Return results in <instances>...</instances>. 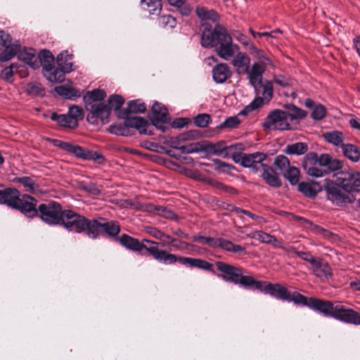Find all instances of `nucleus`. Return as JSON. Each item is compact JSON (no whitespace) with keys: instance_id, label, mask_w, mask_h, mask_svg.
Returning a JSON list of instances; mask_svg holds the SVG:
<instances>
[{"instance_id":"3c124183","label":"nucleus","mask_w":360,"mask_h":360,"mask_svg":"<svg viewBox=\"0 0 360 360\" xmlns=\"http://www.w3.org/2000/svg\"><path fill=\"white\" fill-rule=\"evenodd\" d=\"M99 228H101L107 233L112 236H116L120 231L119 226L113 222H108L104 224L98 223V229Z\"/></svg>"},{"instance_id":"680f3d73","label":"nucleus","mask_w":360,"mask_h":360,"mask_svg":"<svg viewBox=\"0 0 360 360\" xmlns=\"http://www.w3.org/2000/svg\"><path fill=\"white\" fill-rule=\"evenodd\" d=\"M124 102V98L119 95H113L108 98V104L110 108L115 110L120 109L123 105Z\"/></svg>"},{"instance_id":"79ce46f5","label":"nucleus","mask_w":360,"mask_h":360,"mask_svg":"<svg viewBox=\"0 0 360 360\" xmlns=\"http://www.w3.org/2000/svg\"><path fill=\"white\" fill-rule=\"evenodd\" d=\"M68 115L70 117L71 121L70 124L78 126V121L83 118L82 110L77 105H71L68 108Z\"/></svg>"},{"instance_id":"423d86ee","label":"nucleus","mask_w":360,"mask_h":360,"mask_svg":"<svg viewBox=\"0 0 360 360\" xmlns=\"http://www.w3.org/2000/svg\"><path fill=\"white\" fill-rule=\"evenodd\" d=\"M263 127L269 130H288L290 129L288 115L285 111L274 110L266 117Z\"/></svg>"},{"instance_id":"ddd939ff","label":"nucleus","mask_w":360,"mask_h":360,"mask_svg":"<svg viewBox=\"0 0 360 360\" xmlns=\"http://www.w3.org/2000/svg\"><path fill=\"white\" fill-rule=\"evenodd\" d=\"M216 265L220 271L225 274L221 276L224 281L238 284V279L243 271L240 269L221 262H217Z\"/></svg>"},{"instance_id":"f257e3e1","label":"nucleus","mask_w":360,"mask_h":360,"mask_svg":"<svg viewBox=\"0 0 360 360\" xmlns=\"http://www.w3.org/2000/svg\"><path fill=\"white\" fill-rule=\"evenodd\" d=\"M229 44L222 47L219 51V57L225 60L231 59V64L238 75H247L250 84L257 86L261 82L262 75L265 72L268 66L275 68V65L269 57L263 52L262 59L256 55H252L255 59L250 66L251 59L250 56L241 51L238 44L233 42L232 37H227Z\"/></svg>"},{"instance_id":"bf43d9fd","label":"nucleus","mask_w":360,"mask_h":360,"mask_svg":"<svg viewBox=\"0 0 360 360\" xmlns=\"http://www.w3.org/2000/svg\"><path fill=\"white\" fill-rule=\"evenodd\" d=\"M288 253H295L297 257H300L302 259L309 262L311 265L315 262L317 258L314 257L310 253L305 252H300L296 251L293 248H290L287 250Z\"/></svg>"},{"instance_id":"20e7f679","label":"nucleus","mask_w":360,"mask_h":360,"mask_svg":"<svg viewBox=\"0 0 360 360\" xmlns=\"http://www.w3.org/2000/svg\"><path fill=\"white\" fill-rule=\"evenodd\" d=\"M324 189L327 193L328 200L337 205L352 203L354 201V195L344 186L338 185L331 181L326 180Z\"/></svg>"},{"instance_id":"774afa93","label":"nucleus","mask_w":360,"mask_h":360,"mask_svg":"<svg viewBox=\"0 0 360 360\" xmlns=\"http://www.w3.org/2000/svg\"><path fill=\"white\" fill-rule=\"evenodd\" d=\"M255 279L250 276H243V273L238 279V284L248 287L253 285Z\"/></svg>"},{"instance_id":"f3484780","label":"nucleus","mask_w":360,"mask_h":360,"mask_svg":"<svg viewBox=\"0 0 360 360\" xmlns=\"http://www.w3.org/2000/svg\"><path fill=\"white\" fill-rule=\"evenodd\" d=\"M126 124L129 127V129H136L140 134H150V132L148 131L149 123L144 118L140 117H127L126 118Z\"/></svg>"},{"instance_id":"7ed1b4c3","label":"nucleus","mask_w":360,"mask_h":360,"mask_svg":"<svg viewBox=\"0 0 360 360\" xmlns=\"http://www.w3.org/2000/svg\"><path fill=\"white\" fill-rule=\"evenodd\" d=\"M227 37H231L224 27L216 23L213 30L211 26H205L201 34V45L205 48H215V51L219 56V51L229 44Z\"/></svg>"},{"instance_id":"bb28decb","label":"nucleus","mask_w":360,"mask_h":360,"mask_svg":"<svg viewBox=\"0 0 360 360\" xmlns=\"http://www.w3.org/2000/svg\"><path fill=\"white\" fill-rule=\"evenodd\" d=\"M54 91L60 96L68 100H74L81 96L79 90L65 85L56 86Z\"/></svg>"},{"instance_id":"e2e57ef3","label":"nucleus","mask_w":360,"mask_h":360,"mask_svg":"<svg viewBox=\"0 0 360 360\" xmlns=\"http://www.w3.org/2000/svg\"><path fill=\"white\" fill-rule=\"evenodd\" d=\"M193 241L200 243L203 245H207L210 247L216 248L217 239L210 237H204L201 236H195L193 237Z\"/></svg>"},{"instance_id":"ea45409f","label":"nucleus","mask_w":360,"mask_h":360,"mask_svg":"<svg viewBox=\"0 0 360 360\" xmlns=\"http://www.w3.org/2000/svg\"><path fill=\"white\" fill-rule=\"evenodd\" d=\"M118 205L123 208H130L135 210L150 211L151 206L142 205L139 202H132L129 200H121Z\"/></svg>"},{"instance_id":"4c0bfd02","label":"nucleus","mask_w":360,"mask_h":360,"mask_svg":"<svg viewBox=\"0 0 360 360\" xmlns=\"http://www.w3.org/2000/svg\"><path fill=\"white\" fill-rule=\"evenodd\" d=\"M39 67L41 65L43 71L53 65L54 58L52 53L48 50H42L38 54Z\"/></svg>"},{"instance_id":"864d4df0","label":"nucleus","mask_w":360,"mask_h":360,"mask_svg":"<svg viewBox=\"0 0 360 360\" xmlns=\"http://www.w3.org/2000/svg\"><path fill=\"white\" fill-rule=\"evenodd\" d=\"M16 181L22 184L27 192L34 193L37 190V185L29 177L18 178Z\"/></svg>"},{"instance_id":"58836bf2","label":"nucleus","mask_w":360,"mask_h":360,"mask_svg":"<svg viewBox=\"0 0 360 360\" xmlns=\"http://www.w3.org/2000/svg\"><path fill=\"white\" fill-rule=\"evenodd\" d=\"M216 247H219L226 251L233 252H240L245 250L244 248L222 238L217 239Z\"/></svg>"},{"instance_id":"f03ea898","label":"nucleus","mask_w":360,"mask_h":360,"mask_svg":"<svg viewBox=\"0 0 360 360\" xmlns=\"http://www.w3.org/2000/svg\"><path fill=\"white\" fill-rule=\"evenodd\" d=\"M63 224L66 229L81 233L86 231L89 238H96L98 236V222L89 221L83 216L79 215L71 210L64 211Z\"/></svg>"},{"instance_id":"c85d7f7f","label":"nucleus","mask_w":360,"mask_h":360,"mask_svg":"<svg viewBox=\"0 0 360 360\" xmlns=\"http://www.w3.org/2000/svg\"><path fill=\"white\" fill-rule=\"evenodd\" d=\"M120 243L126 248L133 251H141L148 247L145 246L143 243H140L137 239L131 238L127 235H122L120 238Z\"/></svg>"},{"instance_id":"cd10ccee","label":"nucleus","mask_w":360,"mask_h":360,"mask_svg":"<svg viewBox=\"0 0 360 360\" xmlns=\"http://www.w3.org/2000/svg\"><path fill=\"white\" fill-rule=\"evenodd\" d=\"M20 46V43L18 41H15L9 45L2 46L4 50L0 53V61L7 62L15 56H17Z\"/></svg>"},{"instance_id":"a211bd4d","label":"nucleus","mask_w":360,"mask_h":360,"mask_svg":"<svg viewBox=\"0 0 360 360\" xmlns=\"http://www.w3.org/2000/svg\"><path fill=\"white\" fill-rule=\"evenodd\" d=\"M319 166L327 167L328 172H335L342 168L343 162L324 153L319 156Z\"/></svg>"},{"instance_id":"c03bdc74","label":"nucleus","mask_w":360,"mask_h":360,"mask_svg":"<svg viewBox=\"0 0 360 360\" xmlns=\"http://www.w3.org/2000/svg\"><path fill=\"white\" fill-rule=\"evenodd\" d=\"M110 132L118 136H127L129 134V129L126 124V118L123 123H115L110 125Z\"/></svg>"},{"instance_id":"0eeeda50","label":"nucleus","mask_w":360,"mask_h":360,"mask_svg":"<svg viewBox=\"0 0 360 360\" xmlns=\"http://www.w3.org/2000/svg\"><path fill=\"white\" fill-rule=\"evenodd\" d=\"M147 251L154 257V259L163 262L165 264H171L176 262H179L181 264L193 267L194 258L177 257L175 255L167 253L164 250H159L156 246L148 248Z\"/></svg>"},{"instance_id":"7c9ffc66","label":"nucleus","mask_w":360,"mask_h":360,"mask_svg":"<svg viewBox=\"0 0 360 360\" xmlns=\"http://www.w3.org/2000/svg\"><path fill=\"white\" fill-rule=\"evenodd\" d=\"M256 91H259L261 89V94L262 98L266 101H269L273 96V85L272 82L268 80L263 81V75H262L261 82L257 86H252Z\"/></svg>"},{"instance_id":"de8ad7c7","label":"nucleus","mask_w":360,"mask_h":360,"mask_svg":"<svg viewBox=\"0 0 360 360\" xmlns=\"http://www.w3.org/2000/svg\"><path fill=\"white\" fill-rule=\"evenodd\" d=\"M52 120L57 122L58 124L63 127H68V128H76L75 125H72L70 124L71 121L70 117L67 114L63 115H58L56 113H53L51 116Z\"/></svg>"},{"instance_id":"338daca9","label":"nucleus","mask_w":360,"mask_h":360,"mask_svg":"<svg viewBox=\"0 0 360 360\" xmlns=\"http://www.w3.org/2000/svg\"><path fill=\"white\" fill-rule=\"evenodd\" d=\"M199 136V133L197 131L193 130L183 133L178 136L181 143L196 139Z\"/></svg>"},{"instance_id":"9b49d317","label":"nucleus","mask_w":360,"mask_h":360,"mask_svg":"<svg viewBox=\"0 0 360 360\" xmlns=\"http://www.w3.org/2000/svg\"><path fill=\"white\" fill-rule=\"evenodd\" d=\"M17 58L20 61L26 64L33 70L39 68V60L37 57V51L32 48L21 47V46H20Z\"/></svg>"},{"instance_id":"1a4fd4ad","label":"nucleus","mask_w":360,"mask_h":360,"mask_svg":"<svg viewBox=\"0 0 360 360\" xmlns=\"http://www.w3.org/2000/svg\"><path fill=\"white\" fill-rule=\"evenodd\" d=\"M319 165V156L316 153H310L307 154L302 162V166L307 174L314 178H320L325 176L328 172L317 167Z\"/></svg>"},{"instance_id":"69168bd1","label":"nucleus","mask_w":360,"mask_h":360,"mask_svg":"<svg viewBox=\"0 0 360 360\" xmlns=\"http://www.w3.org/2000/svg\"><path fill=\"white\" fill-rule=\"evenodd\" d=\"M201 150L200 144L198 143H193L188 145H182L181 147L180 152L181 153H193L199 152Z\"/></svg>"},{"instance_id":"09e8293b","label":"nucleus","mask_w":360,"mask_h":360,"mask_svg":"<svg viewBox=\"0 0 360 360\" xmlns=\"http://www.w3.org/2000/svg\"><path fill=\"white\" fill-rule=\"evenodd\" d=\"M144 103L140 100L131 101L128 103L127 110L129 113H141L146 110Z\"/></svg>"},{"instance_id":"4d7b16f0","label":"nucleus","mask_w":360,"mask_h":360,"mask_svg":"<svg viewBox=\"0 0 360 360\" xmlns=\"http://www.w3.org/2000/svg\"><path fill=\"white\" fill-rule=\"evenodd\" d=\"M159 25L164 28H173L176 26V19L170 15H162L159 19Z\"/></svg>"},{"instance_id":"13d9d810","label":"nucleus","mask_w":360,"mask_h":360,"mask_svg":"<svg viewBox=\"0 0 360 360\" xmlns=\"http://www.w3.org/2000/svg\"><path fill=\"white\" fill-rule=\"evenodd\" d=\"M146 231L153 236V238L160 240L163 242H166L165 238H169V236L165 234L161 231L157 229L156 228L147 226L145 228Z\"/></svg>"},{"instance_id":"aec40b11","label":"nucleus","mask_w":360,"mask_h":360,"mask_svg":"<svg viewBox=\"0 0 360 360\" xmlns=\"http://www.w3.org/2000/svg\"><path fill=\"white\" fill-rule=\"evenodd\" d=\"M231 75L229 66L225 63L217 65L212 70L213 79L219 84L224 83Z\"/></svg>"},{"instance_id":"b1692460","label":"nucleus","mask_w":360,"mask_h":360,"mask_svg":"<svg viewBox=\"0 0 360 360\" xmlns=\"http://www.w3.org/2000/svg\"><path fill=\"white\" fill-rule=\"evenodd\" d=\"M66 72L63 69L56 68L53 65L45 69L43 71L45 78L51 83H60L65 79Z\"/></svg>"},{"instance_id":"5fc2aeb1","label":"nucleus","mask_w":360,"mask_h":360,"mask_svg":"<svg viewBox=\"0 0 360 360\" xmlns=\"http://www.w3.org/2000/svg\"><path fill=\"white\" fill-rule=\"evenodd\" d=\"M273 81L276 84H278L283 88L292 86L294 84V80L282 75H274Z\"/></svg>"},{"instance_id":"72a5a7b5","label":"nucleus","mask_w":360,"mask_h":360,"mask_svg":"<svg viewBox=\"0 0 360 360\" xmlns=\"http://www.w3.org/2000/svg\"><path fill=\"white\" fill-rule=\"evenodd\" d=\"M158 106L156 105L154 107V119H151L153 124L158 129L161 130L162 131L165 132L168 129V127L165 125L166 123L169 122V118L165 117V110H163L160 115H158L156 112V108H158Z\"/></svg>"},{"instance_id":"2eb2a0df","label":"nucleus","mask_w":360,"mask_h":360,"mask_svg":"<svg viewBox=\"0 0 360 360\" xmlns=\"http://www.w3.org/2000/svg\"><path fill=\"white\" fill-rule=\"evenodd\" d=\"M16 209L28 217H33L37 214L36 200L30 195H23Z\"/></svg>"},{"instance_id":"0e129e2a","label":"nucleus","mask_w":360,"mask_h":360,"mask_svg":"<svg viewBox=\"0 0 360 360\" xmlns=\"http://www.w3.org/2000/svg\"><path fill=\"white\" fill-rule=\"evenodd\" d=\"M326 110L323 105H317L311 112V117L316 120H320L326 116Z\"/></svg>"},{"instance_id":"a19ab883","label":"nucleus","mask_w":360,"mask_h":360,"mask_svg":"<svg viewBox=\"0 0 360 360\" xmlns=\"http://www.w3.org/2000/svg\"><path fill=\"white\" fill-rule=\"evenodd\" d=\"M307 148L305 143L299 142L287 146L284 151L286 154L300 155L305 153Z\"/></svg>"},{"instance_id":"f8f14e48","label":"nucleus","mask_w":360,"mask_h":360,"mask_svg":"<svg viewBox=\"0 0 360 360\" xmlns=\"http://www.w3.org/2000/svg\"><path fill=\"white\" fill-rule=\"evenodd\" d=\"M359 313L339 304L335 306V311L333 314V317L335 319L354 325H359Z\"/></svg>"},{"instance_id":"473e14b6","label":"nucleus","mask_w":360,"mask_h":360,"mask_svg":"<svg viewBox=\"0 0 360 360\" xmlns=\"http://www.w3.org/2000/svg\"><path fill=\"white\" fill-rule=\"evenodd\" d=\"M324 139L336 147L342 148L344 145L345 136L338 131L326 132L323 134Z\"/></svg>"},{"instance_id":"49530a36","label":"nucleus","mask_w":360,"mask_h":360,"mask_svg":"<svg viewBox=\"0 0 360 360\" xmlns=\"http://www.w3.org/2000/svg\"><path fill=\"white\" fill-rule=\"evenodd\" d=\"M283 176L292 185H296L300 180V171L295 167H290L283 173Z\"/></svg>"},{"instance_id":"6e6d98bb","label":"nucleus","mask_w":360,"mask_h":360,"mask_svg":"<svg viewBox=\"0 0 360 360\" xmlns=\"http://www.w3.org/2000/svg\"><path fill=\"white\" fill-rule=\"evenodd\" d=\"M18 65L16 63H12L10 66L5 68L1 72V77L4 80L11 82L13 81V76L14 74L13 69L17 70Z\"/></svg>"},{"instance_id":"e433bc0d","label":"nucleus","mask_w":360,"mask_h":360,"mask_svg":"<svg viewBox=\"0 0 360 360\" xmlns=\"http://www.w3.org/2000/svg\"><path fill=\"white\" fill-rule=\"evenodd\" d=\"M25 91L31 96L43 97L45 95V89L39 82H30L25 86Z\"/></svg>"},{"instance_id":"f704fd0d","label":"nucleus","mask_w":360,"mask_h":360,"mask_svg":"<svg viewBox=\"0 0 360 360\" xmlns=\"http://www.w3.org/2000/svg\"><path fill=\"white\" fill-rule=\"evenodd\" d=\"M19 195V192L16 189H6L4 204H7L10 207L16 208V207L18 206V204L20 203L21 198H20Z\"/></svg>"},{"instance_id":"5701e85b","label":"nucleus","mask_w":360,"mask_h":360,"mask_svg":"<svg viewBox=\"0 0 360 360\" xmlns=\"http://www.w3.org/2000/svg\"><path fill=\"white\" fill-rule=\"evenodd\" d=\"M262 169L261 176L269 186L276 188L281 186V181L276 172L271 167L265 165Z\"/></svg>"},{"instance_id":"c9c22d12","label":"nucleus","mask_w":360,"mask_h":360,"mask_svg":"<svg viewBox=\"0 0 360 360\" xmlns=\"http://www.w3.org/2000/svg\"><path fill=\"white\" fill-rule=\"evenodd\" d=\"M196 14L202 20H211L218 23L219 15L214 10H206L203 7L196 8Z\"/></svg>"},{"instance_id":"dca6fc26","label":"nucleus","mask_w":360,"mask_h":360,"mask_svg":"<svg viewBox=\"0 0 360 360\" xmlns=\"http://www.w3.org/2000/svg\"><path fill=\"white\" fill-rule=\"evenodd\" d=\"M309 307L319 311L325 316H333L335 306L330 302H323L321 300L310 298L309 300Z\"/></svg>"},{"instance_id":"a18cd8bd","label":"nucleus","mask_w":360,"mask_h":360,"mask_svg":"<svg viewBox=\"0 0 360 360\" xmlns=\"http://www.w3.org/2000/svg\"><path fill=\"white\" fill-rule=\"evenodd\" d=\"M286 109L287 110L285 112L288 115V120L302 118L306 115L304 110L293 105H288Z\"/></svg>"},{"instance_id":"6e6552de","label":"nucleus","mask_w":360,"mask_h":360,"mask_svg":"<svg viewBox=\"0 0 360 360\" xmlns=\"http://www.w3.org/2000/svg\"><path fill=\"white\" fill-rule=\"evenodd\" d=\"M89 110L86 120L89 123L96 124L99 120L103 124L108 122L110 109L103 103L91 104Z\"/></svg>"},{"instance_id":"052dcab7","label":"nucleus","mask_w":360,"mask_h":360,"mask_svg":"<svg viewBox=\"0 0 360 360\" xmlns=\"http://www.w3.org/2000/svg\"><path fill=\"white\" fill-rule=\"evenodd\" d=\"M210 122V117L207 114H199L194 119L195 124L201 128L207 127Z\"/></svg>"},{"instance_id":"a878e982","label":"nucleus","mask_w":360,"mask_h":360,"mask_svg":"<svg viewBox=\"0 0 360 360\" xmlns=\"http://www.w3.org/2000/svg\"><path fill=\"white\" fill-rule=\"evenodd\" d=\"M250 237L255 238L262 243L272 245L275 248H283L281 243L274 236L262 231H255Z\"/></svg>"},{"instance_id":"8fccbe9b","label":"nucleus","mask_w":360,"mask_h":360,"mask_svg":"<svg viewBox=\"0 0 360 360\" xmlns=\"http://www.w3.org/2000/svg\"><path fill=\"white\" fill-rule=\"evenodd\" d=\"M274 166L284 173L290 166L289 160L284 155H277L274 158Z\"/></svg>"},{"instance_id":"37998d69","label":"nucleus","mask_w":360,"mask_h":360,"mask_svg":"<svg viewBox=\"0 0 360 360\" xmlns=\"http://www.w3.org/2000/svg\"><path fill=\"white\" fill-rule=\"evenodd\" d=\"M141 4L146 6L144 8L147 9L150 14L158 13L162 8L161 0H141Z\"/></svg>"},{"instance_id":"9d476101","label":"nucleus","mask_w":360,"mask_h":360,"mask_svg":"<svg viewBox=\"0 0 360 360\" xmlns=\"http://www.w3.org/2000/svg\"><path fill=\"white\" fill-rule=\"evenodd\" d=\"M266 158L265 153L260 152L244 154L240 158V164L244 167L250 168L253 172H257L265 165L263 162Z\"/></svg>"},{"instance_id":"412c9836","label":"nucleus","mask_w":360,"mask_h":360,"mask_svg":"<svg viewBox=\"0 0 360 360\" xmlns=\"http://www.w3.org/2000/svg\"><path fill=\"white\" fill-rule=\"evenodd\" d=\"M265 293L283 300L290 299V294L288 290L278 284H266Z\"/></svg>"},{"instance_id":"2f4dec72","label":"nucleus","mask_w":360,"mask_h":360,"mask_svg":"<svg viewBox=\"0 0 360 360\" xmlns=\"http://www.w3.org/2000/svg\"><path fill=\"white\" fill-rule=\"evenodd\" d=\"M343 155L352 162H358L360 160V150L358 147L353 144H344L341 148Z\"/></svg>"},{"instance_id":"39448f33","label":"nucleus","mask_w":360,"mask_h":360,"mask_svg":"<svg viewBox=\"0 0 360 360\" xmlns=\"http://www.w3.org/2000/svg\"><path fill=\"white\" fill-rule=\"evenodd\" d=\"M41 219L48 224H58L63 222V213L60 204L51 202L39 207Z\"/></svg>"},{"instance_id":"6ab92c4d","label":"nucleus","mask_w":360,"mask_h":360,"mask_svg":"<svg viewBox=\"0 0 360 360\" xmlns=\"http://www.w3.org/2000/svg\"><path fill=\"white\" fill-rule=\"evenodd\" d=\"M341 184L350 193L352 191H360V172H352L348 173V176L343 179Z\"/></svg>"},{"instance_id":"c756f323","label":"nucleus","mask_w":360,"mask_h":360,"mask_svg":"<svg viewBox=\"0 0 360 360\" xmlns=\"http://www.w3.org/2000/svg\"><path fill=\"white\" fill-rule=\"evenodd\" d=\"M58 65L66 73L72 71V55L67 51L61 52L56 58Z\"/></svg>"},{"instance_id":"393cba45","label":"nucleus","mask_w":360,"mask_h":360,"mask_svg":"<svg viewBox=\"0 0 360 360\" xmlns=\"http://www.w3.org/2000/svg\"><path fill=\"white\" fill-rule=\"evenodd\" d=\"M298 190L304 195L314 198L321 191V186L315 181L301 182L298 184Z\"/></svg>"},{"instance_id":"603ef678","label":"nucleus","mask_w":360,"mask_h":360,"mask_svg":"<svg viewBox=\"0 0 360 360\" xmlns=\"http://www.w3.org/2000/svg\"><path fill=\"white\" fill-rule=\"evenodd\" d=\"M106 96L105 92L101 89H94L91 91H88L86 95L84 96V99H88L91 101H102Z\"/></svg>"},{"instance_id":"4468645a","label":"nucleus","mask_w":360,"mask_h":360,"mask_svg":"<svg viewBox=\"0 0 360 360\" xmlns=\"http://www.w3.org/2000/svg\"><path fill=\"white\" fill-rule=\"evenodd\" d=\"M231 36H233V37L244 47L248 49L251 55H256L259 58L264 59L263 57V52L264 51L256 47L250 39L241 32L239 30H233Z\"/></svg>"},{"instance_id":"4be33fe9","label":"nucleus","mask_w":360,"mask_h":360,"mask_svg":"<svg viewBox=\"0 0 360 360\" xmlns=\"http://www.w3.org/2000/svg\"><path fill=\"white\" fill-rule=\"evenodd\" d=\"M314 274L321 278H328L331 276V269L328 264L322 259L317 258L311 265Z\"/></svg>"}]
</instances>
